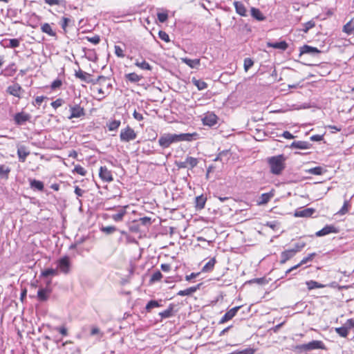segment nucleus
Masks as SVG:
<instances>
[{
	"mask_svg": "<svg viewBox=\"0 0 354 354\" xmlns=\"http://www.w3.org/2000/svg\"><path fill=\"white\" fill-rule=\"evenodd\" d=\"M315 256V253H311V254H309L307 257H304L301 261L300 263H299L298 264L291 267L290 268H289L288 270H286V274H288V273L291 272L292 271L297 269L299 267H300L301 266L304 265V264H306L308 262L310 261L313 260V257Z\"/></svg>",
	"mask_w": 354,
	"mask_h": 354,
	"instance_id": "obj_14",
	"label": "nucleus"
},
{
	"mask_svg": "<svg viewBox=\"0 0 354 354\" xmlns=\"http://www.w3.org/2000/svg\"><path fill=\"white\" fill-rule=\"evenodd\" d=\"M339 232V230L338 227H335L333 225H327L325 227H324L322 230L317 231L315 233V235L318 237L324 236L326 235H328L329 234H337Z\"/></svg>",
	"mask_w": 354,
	"mask_h": 354,
	"instance_id": "obj_5",
	"label": "nucleus"
},
{
	"mask_svg": "<svg viewBox=\"0 0 354 354\" xmlns=\"http://www.w3.org/2000/svg\"><path fill=\"white\" fill-rule=\"evenodd\" d=\"M160 305L159 303L156 300H151L149 301L146 306L147 310L149 311L153 308L159 307Z\"/></svg>",
	"mask_w": 354,
	"mask_h": 354,
	"instance_id": "obj_48",
	"label": "nucleus"
},
{
	"mask_svg": "<svg viewBox=\"0 0 354 354\" xmlns=\"http://www.w3.org/2000/svg\"><path fill=\"white\" fill-rule=\"evenodd\" d=\"M97 82H99V84L100 86H106V93H109L108 90L109 89L110 87H111V84L110 82H108V80L106 77H104L103 76H100L98 77V79L97 80Z\"/></svg>",
	"mask_w": 354,
	"mask_h": 354,
	"instance_id": "obj_36",
	"label": "nucleus"
},
{
	"mask_svg": "<svg viewBox=\"0 0 354 354\" xmlns=\"http://www.w3.org/2000/svg\"><path fill=\"white\" fill-rule=\"evenodd\" d=\"M15 122L18 124L22 123V112L18 113L15 117Z\"/></svg>",
	"mask_w": 354,
	"mask_h": 354,
	"instance_id": "obj_61",
	"label": "nucleus"
},
{
	"mask_svg": "<svg viewBox=\"0 0 354 354\" xmlns=\"http://www.w3.org/2000/svg\"><path fill=\"white\" fill-rule=\"evenodd\" d=\"M192 81L199 91H203L207 87V84L201 80H197L194 77Z\"/></svg>",
	"mask_w": 354,
	"mask_h": 354,
	"instance_id": "obj_31",
	"label": "nucleus"
},
{
	"mask_svg": "<svg viewBox=\"0 0 354 354\" xmlns=\"http://www.w3.org/2000/svg\"><path fill=\"white\" fill-rule=\"evenodd\" d=\"M71 115L68 119L78 118L85 115L84 109L79 104L70 106Z\"/></svg>",
	"mask_w": 354,
	"mask_h": 354,
	"instance_id": "obj_7",
	"label": "nucleus"
},
{
	"mask_svg": "<svg viewBox=\"0 0 354 354\" xmlns=\"http://www.w3.org/2000/svg\"><path fill=\"white\" fill-rule=\"evenodd\" d=\"M86 39L93 44H97L100 41V37L98 35H95L91 37H86Z\"/></svg>",
	"mask_w": 354,
	"mask_h": 354,
	"instance_id": "obj_58",
	"label": "nucleus"
},
{
	"mask_svg": "<svg viewBox=\"0 0 354 354\" xmlns=\"http://www.w3.org/2000/svg\"><path fill=\"white\" fill-rule=\"evenodd\" d=\"M8 91L11 95L19 97L21 93V87L19 85L15 84L10 86L8 88Z\"/></svg>",
	"mask_w": 354,
	"mask_h": 354,
	"instance_id": "obj_34",
	"label": "nucleus"
},
{
	"mask_svg": "<svg viewBox=\"0 0 354 354\" xmlns=\"http://www.w3.org/2000/svg\"><path fill=\"white\" fill-rule=\"evenodd\" d=\"M135 65L142 70H147V71L151 70V65L145 60H143L142 62H139L138 60H136L135 62Z\"/></svg>",
	"mask_w": 354,
	"mask_h": 354,
	"instance_id": "obj_37",
	"label": "nucleus"
},
{
	"mask_svg": "<svg viewBox=\"0 0 354 354\" xmlns=\"http://www.w3.org/2000/svg\"><path fill=\"white\" fill-rule=\"evenodd\" d=\"M62 85V80L59 79H57L52 82V84L50 85V88H51V89L55 90L56 88H59Z\"/></svg>",
	"mask_w": 354,
	"mask_h": 354,
	"instance_id": "obj_55",
	"label": "nucleus"
},
{
	"mask_svg": "<svg viewBox=\"0 0 354 354\" xmlns=\"http://www.w3.org/2000/svg\"><path fill=\"white\" fill-rule=\"evenodd\" d=\"M158 19L160 22L164 23L168 19V13L167 12H158L157 14Z\"/></svg>",
	"mask_w": 354,
	"mask_h": 354,
	"instance_id": "obj_50",
	"label": "nucleus"
},
{
	"mask_svg": "<svg viewBox=\"0 0 354 354\" xmlns=\"http://www.w3.org/2000/svg\"><path fill=\"white\" fill-rule=\"evenodd\" d=\"M182 62L185 64H186L187 66H189L192 68H196L198 66L200 65V59H191L187 57L182 58Z\"/></svg>",
	"mask_w": 354,
	"mask_h": 354,
	"instance_id": "obj_24",
	"label": "nucleus"
},
{
	"mask_svg": "<svg viewBox=\"0 0 354 354\" xmlns=\"http://www.w3.org/2000/svg\"><path fill=\"white\" fill-rule=\"evenodd\" d=\"M251 15L252 17L257 19L258 21H263L265 19L263 15L258 8H252Z\"/></svg>",
	"mask_w": 354,
	"mask_h": 354,
	"instance_id": "obj_27",
	"label": "nucleus"
},
{
	"mask_svg": "<svg viewBox=\"0 0 354 354\" xmlns=\"http://www.w3.org/2000/svg\"><path fill=\"white\" fill-rule=\"evenodd\" d=\"M233 4L237 14L242 17L247 16V9L241 1H235Z\"/></svg>",
	"mask_w": 354,
	"mask_h": 354,
	"instance_id": "obj_15",
	"label": "nucleus"
},
{
	"mask_svg": "<svg viewBox=\"0 0 354 354\" xmlns=\"http://www.w3.org/2000/svg\"><path fill=\"white\" fill-rule=\"evenodd\" d=\"M93 87L91 88L93 92L96 95V98L98 100H102L106 96V91L104 89L103 86H100L99 82H97V80L94 82Z\"/></svg>",
	"mask_w": 354,
	"mask_h": 354,
	"instance_id": "obj_6",
	"label": "nucleus"
},
{
	"mask_svg": "<svg viewBox=\"0 0 354 354\" xmlns=\"http://www.w3.org/2000/svg\"><path fill=\"white\" fill-rule=\"evenodd\" d=\"M186 163L189 169H193L198 165V161L197 158L189 156L186 158Z\"/></svg>",
	"mask_w": 354,
	"mask_h": 354,
	"instance_id": "obj_38",
	"label": "nucleus"
},
{
	"mask_svg": "<svg viewBox=\"0 0 354 354\" xmlns=\"http://www.w3.org/2000/svg\"><path fill=\"white\" fill-rule=\"evenodd\" d=\"M354 30V19L350 20L343 27V32L347 35H351Z\"/></svg>",
	"mask_w": 354,
	"mask_h": 354,
	"instance_id": "obj_29",
	"label": "nucleus"
},
{
	"mask_svg": "<svg viewBox=\"0 0 354 354\" xmlns=\"http://www.w3.org/2000/svg\"><path fill=\"white\" fill-rule=\"evenodd\" d=\"M240 308H241V306H236V307L231 308L227 312H226L225 313V315L221 319L219 323L223 324V323L232 319L236 315V314L237 313V312Z\"/></svg>",
	"mask_w": 354,
	"mask_h": 354,
	"instance_id": "obj_10",
	"label": "nucleus"
},
{
	"mask_svg": "<svg viewBox=\"0 0 354 354\" xmlns=\"http://www.w3.org/2000/svg\"><path fill=\"white\" fill-rule=\"evenodd\" d=\"M348 201H345L344 203V205L342 207V208L339 209V211L338 212V214H340V215H344L345 214H346L348 211Z\"/></svg>",
	"mask_w": 354,
	"mask_h": 354,
	"instance_id": "obj_53",
	"label": "nucleus"
},
{
	"mask_svg": "<svg viewBox=\"0 0 354 354\" xmlns=\"http://www.w3.org/2000/svg\"><path fill=\"white\" fill-rule=\"evenodd\" d=\"M50 294V290L48 288H39L37 291V297L40 301H46Z\"/></svg>",
	"mask_w": 354,
	"mask_h": 354,
	"instance_id": "obj_18",
	"label": "nucleus"
},
{
	"mask_svg": "<svg viewBox=\"0 0 354 354\" xmlns=\"http://www.w3.org/2000/svg\"><path fill=\"white\" fill-rule=\"evenodd\" d=\"M162 277V274L160 271H156L151 277L150 281L153 283L160 281Z\"/></svg>",
	"mask_w": 354,
	"mask_h": 354,
	"instance_id": "obj_46",
	"label": "nucleus"
},
{
	"mask_svg": "<svg viewBox=\"0 0 354 354\" xmlns=\"http://www.w3.org/2000/svg\"><path fill=\"white\" fill-rule=\"evenodd\" d=\"M267 46L271 47L276 49H280L282 50H285L288 48V44L285 41H281L279 42H268Z\"/></svg>",
	"mask_w": 354,
	"mask_h": 354,
	"instance_id": "obj_20",
	"label": "nucleus"
},
{
	"mask_svg": "<svg viewBox=\"0 0 354 354\" xmlns=\"http://www.w3.org/2000/svg\"><path fill=\"white\" fill-rule=\"evenodd\" d=\"M315 26V21L313 20H310L303 24L304 28L302 29V31L306 33L310 29L313 28Z\"/></svg>",
	"mask_w": 354,
	"mask_h": 354,
	"instance_id": "obj_43",
	"label": "nucleus"
},
{
	"mask_svg": "<svg viewBox=\"0 0 354 354\" xmlns=\"http://www.w3.org/2000/svg\"><path fill=\"white\" fill-rule=\"evenodd\" d=\"M160 268H161V270L165 272H167L171 270V266L167 263L161 264Z\"/></svg>",
	"mask_w": 354,
	"mask_h": 354,
	"instance_id": "obj_62",
	"label": "nucleus"
},
{
	"mask_svg": "<svg viewBox=\"0 0 354 354\" xmlns=\"http://www.w3.org/2000/svg\"><path fill=\"white\" fill-rule=\"evenodd\" d=\"M172 311H173V306L170 305L167 309L159 313V315L162 318H169L172 315Z\"/></svg>",
	"mask_w": 354,
	"mask_h": 354,
	"instance_id": "obj_40",
	"label": "nucleus"
},
{
	"mask_svg": "<svg viewBox=\"0 0 354 354\" xmlns=\"http://www.w3.org/2000/svg\"><path fill=\"white\" fill-rule=\"evenodd\" d=\"M158 35H159V37L165 41V42H169V35L165 32V31H162V30H160L159 32H158Z\"/></svg>",
	"mask_w": 354,
	"mask_h": 354,
	"instance_id": "obj_54",
	"label": "nucleus"
},
{
	"mask_svg": "<svg viewBox=\"0 0 354 354\" xmlns=\"http://www.w3.org/2000/svg\"><path fill=\"white\" fill-rule=\"evenodd\" d=\"M206 200V198L203 195L197 196L196 198V207L199 209L204 208Z\"/></svg>",
	"mask_w": 354,
	"mask_h": 354,
	"instance_id": "obj_35",
	"label": "nucleus"
},
{
	"mask_svg": "<svg viewBox=\"0 0 354 354\" xmlns=\"http://www.w3.org/2000/svg\"><path fill=\"white\" fill-rule=\"evenodd\" d=\"M29 181L31 189L35 191H43L44 183L41 181L37 180L35 179H29Z\"/></svg>",
	"mask_w": 354,
	"mask_h": 354,
	"instance_id": "obj_22",
	"label": "nucleus"
},
{
	"mask_svg": "<svg viewBox=\"0 0 354 354\" xmlns=\"http://www.w3.org/2000/svg\"><path fill=\"white\" fill-rule=\"evenodd\" d=\"M303 347L305 351H311L315 349H323L324 348V345L322 341L313 340L308 344H304Z\"/></svg>",
	"mask_w": 354,
	"mask_h": 354,
	"instance_id": "obj_9",
	"label": "nucleus"
},
{
	"mask_svg": "<svg viewBox=\"0 0 354 354\" xmlns=\"http://www.w3.org/2000/svg\"><path fill=\"white\" fill-rule=\"evenodd\" d=\"M305 245H306V244L304 242L297 243L295 244L294 248H292V250L296 254V253L301 251L302 250V248H304Z\"/></svg>",
	"mask_w": 354,
	"mask_h": 354,
	"instance_id": "obj_51",
	"label": "nucleus"
},
{
	"mask_svg": "<svg viewBox=\"0 0 354 354\" xmlns=\"http://www.w3.org/2000/svg\"><path fill=\"white\" fill-rule=\"evenodd\" d=\"M5 46L6 47L15 48L19 45V40L18 39H11L8 41H5Z\"/></svg>",
	"mask_w": 354,
	"mask_h": 354,
	"instance_id": "obj_42",
	"label": "nucleus"
},
{
	"mask_svg": "<svg viewBox=\"0 0 354 354\" xmlns=\"http://www.w3.org/2000/svg\"><path fill=\"white\" fill-rule=\"evenodd\" d=\"M64 103V100L61 98H58L56 100L51 102V106L55 109H57L61 106Z\"/></svg>",
	"mask_w": 354,
	"mask_h": 354,
	"instance_id": "obj_56",
	"label": "nucleus"
},
{
	"mask_svg": "<svg viewBox=\"0 0 354 354\" xmlns=\"http://www.w3.org/2000/svg\"><path fill=\"white\" fill-rule=\"evenodd\" d=\"M75 76L86 83L94 82L91 78V75L81 69L75 71Z\"/></svg>",
	"mask_w": 354,
	"mask_h": 354,
	"instance_id": "obj_12",
	"label": "nucleus"
},
{
	"mask_svg": "<svg viewBox=\"0 0 354 354\" xmlns=\"http://www.w3.org/2000/svg\"><path fill=\"white\" fill-rule=\"evenodd\" d=\"M315 212V209L313 208H306L304 209L296 210L294 216L295 217H310Z\"/></svg>",
	"mask_w": 354,
	"mask_h": 354,
	"instance_id": "obj_16",
	"label": "nucleus"
},
{
	"mask_svg": "<svg viewBox=\"0 0 354 354\" xmlns=\"http://www.w3.org/2000/svg\"><path fill=\"white\" fill-rule=\"evenodd\" d=\"M136 138L137 133L129 126L120 131V139L122 142H128L135 140Z\"/></svg>",
	"mask_w": 354,
	"mask_h": 354,
	"instance_id": "obj_4",
	"label": "nucleus"
},
{
	"mask_svg": "<svg viewBox=\"0 0 354 354\" xmlns=\"http://www.w3.org/2000/svg\"><path fill=\"white\" fill-rule=\"evenodd\" d=\"M71 263L68 256H64L57 261V270L60 272L67 274L71 271Z\"/></svg>",
	"mask_w": 354,
	"mask_h": 354,
	"instance_id": "obj_3",
	"label": "nucleus"
},
{
	"mask_svg": "<svg viewBox=\"0 0 354 354\" xmlns=\"http://www.w3.org/2000/svg\"><path fill=\"white\" fill-rule=\"evenodd\" d=\"M73 172H75L82 176H84L86 174V170L80 165H77L75 166Z\"/></svg>",
	"mask_w": 354,
	"mask_h": 354,
	"instance_id": "obj_45",
	"label": "nucleus"
},
{
	"mask_svg": "<svg viewBox=\"0 0 354 354\" xmlns=\"http://www.w3.org/2000/svg\"><path fill=\"white\" fill-rule=\"evenodd\" d=\"M308 172L313 175H321L323 173V168L321 167H315L310 169Z\"/></svg>",
	"mask_w": 354,
	"mask_h": 354,
	"instance_id": "obj_49",
	"label": "nucleus"
},
{
	"mask_svg": "<svg viewBox=\"0 0 354 354\" xmlns=\"http://www.w3.org/2000/svg\"><path fill=\"white\" fill-rule=\"evenodd\" d=\"M10 169L8 166L0 165V178H6Z\"/></svg>",
	"mask_w": 354,
	"mask_h": 354,
	"instance_id": "obj_41",
	"label": "nucleus"
},
{
	"mask_svg": "<svg viewBox=\"0 0 354 354\" xmlns=\"http://www.w3.org/2000/svg\"><path fill=\"white\" fill-rule=\"evenodd\" d=\"M192 135L190 133H163L158 139V144L162 149L169 147L172 144L181 141H190Z\"/></svg>",
	"mask_w": 354,
	"mask_h": 354,
	"instance_id": "obj_1",
	"label": "nucleus"
},
{
	"mask_svg": "<svg viewBox=\"0 0 354 354\" xmlns=\"http://www.w3.org/2000/svg\"><path fill=\"white\" fill-rule=\"evenodd\" d=\"M41 29L43 32L46 33L49 36H55V32L53 30L51 26L49 24H47V23L44 24L41 26Z\"/></svg>",
	"mask_w": 354,
	"mask_h": 354,
	"instance_id": "obj_33",
	"label": "nucleus"
},
{
	"mask_svg": "<svg viewBox=\"0 0 354 354\" xmlns=\"http://www.w3.org/2000/svg\"><path fill=\"white\" fill-rule=\"evenodd\" d=\"M100 230L105 234H110L116 231V227L114 226H105L102 227Z\"/></svg>",
	"mask_w": 354,
	"mask_h": 354,
	"instance_id": "obj_47",
	"label": "nucleus"
},
{
	"mask_svg": "<svg viewBox=\"0 0 354 354\" xmlns=\"http://www.w3.org/2000/svg\"><path fill=\"white\" fill-rule=\"evenodd\" d=\"M310 139L311 141H313V142L321 141L323 139V136L318 135V134L313 135L310 138Z\"/></svg>",
	"mask_w": 354,
	"mask_h": 354,
	"instance_id": "obj_60",
	"label": "nucleus"
},
{
	"mask_svg": "<svg viewBox=\"0 0 354 354\" xmlns=\"http://www.w3.org/2000/svg\"><path fill=\"white\" fill-rule=\"evenodd\" d=\"M127 206H124L120 208L118 213L114 214L111 216L112 219L115 222H119L122 221L124 216L126 214V208Z\"/></svg>",
	"mask_w": 354,
	"mask_h": 354,
	"instance_id": "obj_21",
	"label": "nucleus"
},
{
	"mask_svg": "<svg viewBox=\"0 0 354 354\" xmlns=\"http://www.w3.org/2000/svg\"><path fill=\"white\" fill-rule=\"evenodd\" d=\"M274 196V190H272L268 193L262 194L260 196L259 200L257 201V205H263L267 204Z\"/></svg>",
	"mask_w": 354,
	"mask_h": 354,
	"instance_id": "obj_13",
	"label": "nucleus"
},
{
	"mask_svg": "<svg viewBox=\"0 0 354 354\" xmlns=\"http://www.w3.org/2000/svg\"><path fill=\"white\" fill-rule=\"evenodd\" d=\"M310 146L311 145L308 142L298 140L292 142L290 145V148L308 149L310 148Z\"/></svg>",
	"mask_w": 354,
	"mask_h": 354,
	"instance_id": "obj_17",
	"label": "nucleus"
},
{
	"mask_svg": "<svg viewBox=\"0 0 354 354\" xmlns=\"http://www.w3.org/2000/svg\"><path fill=\"white\" fill-rule=\"evenodd\" d=\"M335 332L342 337H346L348 334V328L346 326L335 328Z\"/></svg>",
	"mask_w": 354,
	"mask_h": 354,
	"instance_id": "obj_39",
	"label": "nucleus"
},
{
	"mask_svg": "<svg viewBox=\"0 0 354 354\" xmlns=\"http://www.w3.org/2000/svg\"><path fill=\"white\" fill-rule=\"evenodd\" d=\"M100 178L104 182H111L113 178L111 171L106 167H101L99 171Z\"/></svg>",
	"mask_w": 354,
	"mask_h": 354,
	"instance_id": "obj_8",
	"label": "nucleus"
},
{
	"mask_svg": "<svg viewBox=\"0 0 354 354\" xmlns=\"http://www.w3.org/2000/svg\"><path fill=\"white\" fill-rule=\"evenodd\" d=\"M254 349L248 348L242 351H239L235 353V354H254Z\"/></svg>",
	"mask_w": 354,
	"mask_h": 354,
	"instance_id": "obj_57",
	"label": "nucleus"
},
{
	"mask_svg": "<svg viewBox=\"0 0 354 354\" xmlns=\"http://www.w3.org/2000/svg\"><path fill=\"white\" fill-rule=\"evenodd\" d=\"M75 194L77 196H82L84 193V191L82 189H80L78 186H76L75 187Z\"/></svg>",
	"mask_w": 354,
	"mask_h": 354,
	"instance_id": "obj_64",
	"label": "nucleus"
},
{
	"mask_svg": "<svg viewBox=\"0 0 354 354\" xmlns=\"http://www.w3.org/2000/svg\"><path fill=\"white\" fill-rule=\"evenodd\" d=\"M217 116L213 113H207L203 118V122L205 125L212 127L217 123Z\"/></svg>",
	"mask_w": 354,
	"mask_h": 354,
	"instance_id": "obj_11",
	"label": "nucleus"
},
{
	"mask_svg": "<svg viewBox=\"0 0 354 354\" xmlns=\"http://www.w3.org/2000/svg\"><path fill=\"white\" fill-rule=\"evenodd\" d=\"M254 64V62L250 58H245L244 59V69L248 71Z\"/></svg>",
	"mask_w": 354,
	"mask_h": 354,
	"instance_id": "obj_52",
	"label": "nucleus"
},
{
	"mask_svg": "<svg viewBox=\"0 0 354 354\" xmlns=\"http://www.w3.org/2000/svg\"><path fill=\"white\" fill-rule=\"evenodd\" d=\"M41 274L44 277H48L50 275H57V270L53 269V268H48L42 271Z\"/></svg>",
	"mask_w": 354,
	"mask_h": 354,
	"instance_id": "obj_44",
	"label": "nucleus"
},
{
	"mask_svg": "<svg viewBox=\"0 0 354 354\" xmlns=\"http://www.w3.org/2000/svg\"><path fill=\"white\" fill-rule=\"evenodd\" d=\"M121 122L120 120H113L109 121L106 126L108 127L109 131H113L117 130L120 126Z\"/></svg>",
	"mask_w": 354,
	"mask_h": 354,
	"instance_id": "obj_32",
	"label": "nucleus"
},
{
	"mask_svg": "<svg viewBox=\"0 0 354 354\" xmlns=\"http://www.w3.org/2000/svg\"><path fill=\"white\" fill-rule=\"evenodd\" d=\"M199 286H200V285L198 284L196 286H192V287L188 288L185 290H180L177 293V295H180V296L190 295L193 294L194 292H195L199 288Z\"/></svg>",
	"mask_w": 354,
	"mask_h": 354,
	"instance_id": "obj_25",
	"label": "nucleus"
},
{
	"mask_svg": "<svg viewBox=\"0 0 354 354\" xmlns=\"http://www.w3.org/2000/svg\"><path fill=\"white\" fill-rule=\"evenodd\" d=\"M306 284L308 287V289L310 290L315 288H322L325 287V285L319 283L313 280L307 281Z\"/></svg>",
	"mask_w": 354,
	"mask_h": 354,
	"instance_id": "obj_28",
	"label": "nucleus"
},
{
	"mask_svg": "<svg viewBox=\"0 0 354 354\" xmlns=\"http://www.w3.org/2000/svg\"><path fill=\"white\" fill-rule=\"evenodd\" d=\"M133 118L138 120V121H141L143 120V116L141 113L137 112L136 111H134L133 113Z\"/></svg>",
	"mask_w": 354,
	"mask_h": 354,
	"instance_id": "obj_63",
	"label": "nucleus"
},
{
	"mask_svg": "<svg viewBox=\"0 0 354 354\" xmlns=\"http://www.w3.org/2000/svg\"><path fill=\"white\" fill-rule=\"evenodd\" d=\"M319 53V50L315 47H312L308 45L303 46L300 49L301 54H315Z\"/></svg>",
	"mask_w": 354,
	"mask_h": 354,
	"instance_id": "obj_23",
	"label": "nucleus"
},
{
	"mask_svg": "<svg viewBox=\"0 0 354 354\" xmlns=\"http://www.w3.org/2000/svg\"><path fill=\"white\" fill-rule=\"evenodd\" d=\"M295 255V254L292 250V249L286 250L282 252L281 254L280 263H285L287 261L292 258Z\"/></svg>",
	"mask_w": 354,
	"mask_h": 354,
	"instance_id": "obj_19",
	"label": "nucleus"
},
{
	"mask_svg": "<svg viewBox=\"0 0 354 354\" xmlns=\"http://www.w3.org/2000/svg\"><path fill=\"white\" fill-rule=\"evenodd\" d=\"M126 79L133 83L138 82L142 78V76L137 75L136 73H128L125 75Z\"/></svg>",
	"mask_w": 354,
	"mask_h": 354,
	"instance_id": "obj_30",
	"label": "nucleus"
},
{
	"mask_svg": "<svg viewBox=\"0 0 354 354\" xmlns=\"http://www.w3.org/2000/svg\"><path fill=\"white\" fill-rule=\"evenodd\" d=\"M216 263L215 258H212L208 262L205 263V265L202 268V272H208L213 270L214 265Z\"/></svg>",
	"mask_w": 354,
	"mask_h": 354,
	"instance_id": "obj_26",
	"label": "nucleus"
},
{
	"mask_svg": "<svg viewBox=\"0 0 354 354\" xmlns=\"http://www.w3.org/2000/svg\"><path fill=\"white\" fill-rule=\"evenodd\" d=\"M115 53L118 57H124L123 50L119 46H115Z\"/></svg>",
	"mask_w": 354,
	"mask_h": 354,
	"instance_id": "obj_59",
	"label": "nucleus"
},
{
	"mask_svg": "<svg viewBox=\"0 0 354 354\" xmlns=\"http://www.w3.org/2000/svg\"><path fill=\"white\" fill-rule=\"evenodd\" d=\"M286 158L283 155L272 156L268 158L267 162L270 172L274 175H280L285 169Z\"/></svg>",
	"mask_w": 354,
	"mask_h": 354,
	"instance_id": "obj_2",
	"label": "nucleus"
}]
</instances>
